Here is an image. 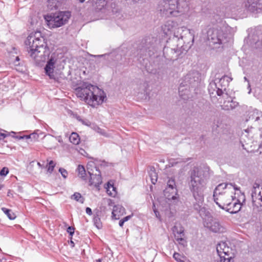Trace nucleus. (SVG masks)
<instances>
[{
    "mask_svg": "<svg viewBox=\"0 0 262 262\" xmlns=\"http://www.w3.org/2000/svg\"><path fill=\"white\" fill-rule=\"evenodd\" d=\"M77 170L78 172V176L79 177L82 179H85L86 173L84 166L81 165H79Z\"/></svg>",
    "mask_w": 262,
    "mask_h": 262,
    "instance_id": "72a5a7b5",
    "label": "nucleus"
},
{
    "mask_svg": "<svg viewBox=\"0 0 262 262\" xmlns=\"http://www.w3.org/2000/svg\"><path fill=\"white\" fill-rule=\"evenodd\" d=\"M230 250L228 246L226 247L225 249H223V255L225 256V257L231 256L230 255Z\"/></svg>",
    "mask_w": 262,
    "mask_h": 262,
    "instance_id": "4c0bfd02",
    "label": "nucleus"
},
{
    "mask_svg": "<svg viewBox=\"0 0 262 262\" xmlns=\"http://www.w3.org/2000/svg\"><path fill=\"white\" fill-rule=\"evenodd\" d=\"M175 239L180 245L185 246L186 245V241L184 239V229L181 226H174L173 228Z\"/></svg>",
    "mask_w": 262,
    "mask_h": 262,
    "instance_id": "f3484780",
    "label": "nucleus"
},
{
    "mask_svg": "<svg viewBox=\"0 0 262 262\" xmlns=\"http://www.w3.org/2000/svg\"><path fill=\"white\" fill-rule=\"evenodd\" d=\"M5 88L6 86L4 84L0 83V94L2 93V91H3Z\"/></svg>",
    "mask_w": 262,
    "mask_h": 262,
    "instance_id": "8fccbe9b",
    "label": "nucleus"
},
{
    "mask_svg": "<svg viewBox=\"0 0 262 262\" xmlns=\"http://www.w3.org/2000/svg\"><path fill=\"white\" fill-rule=\"evenodd\" d=\"M86 213L88 214L89 215H92V209L89 207H86Z\"/></svg>",
    "mask_w": 262,
    "mask_h": 262,
    "instance_id": "49530a36",
    "label": "nucleus"
},
{
    "mask_svg": "<svg viewBox=\"0 0 262 262\" xmlns=\"http://www.w3.org/2000/svg\"><path fill=\"white\" fill-rule=\"evenodd\" d=\"M239 188L236 187L235 185H233L232 183H221L219 184L214 190L213 198L217 196L222 195L226 191V190H239Z\"/></svg>",
    "mask_w": 262,
    "mask_h": 262,
    "instance_id": "9b49d317",
    "label": "nucleus"
},
{
    "mask_svg": "<svg viewBox=\"0 0 262 262\" xmlns=\"http://www.w3.org/2000/svg\"><path fill=\"white\" fill-rule=\"evenodd\" d=\"M75 93L80 100L94 107L102 104L105 97L102 90L88 83L75 89Z\"/></svg>",
    "mask_w": 262,
    "mask_h": 262,
    "instance_id": "20e7f679",
    "label": "nucleus"
},
{
    "mask_svg": "<svg viewBox=\"0 0 262 262\" xmlns=\"http://www.w3.org/2000/svg\"><path fill=\"white\" fill-rule=\"evenodd\" d=\"M246 10L251 13L257 14L262 13V0H246L244 2Z\"/></svg>",
    "mask_w": 262,
    "mask_h": 262,
    "instance_id": "9d476101",
    "label": "nucleus"
},
{
    "mask_svg": "<svg viewBox=\"0 0 262 262\" xmlns=\"http://www.w3.org/2000/svg\"><path fill=\"white\" fill-rule=\"evenodd\" d=\"M175 239L180 245L185 246L186 245V241L184 239V229L181 226H174L173 228Z\"/></svg>",
    "mask_w": 262,
    "mask_h": 262,
    "instance_id": "dca6fc26",
    "label": "nucleus"
},
{
    "mask_svg": "<svg viewBox=\"0 0 262 262\" xmlns=\"http://www.w3.org/2000/svg\"><path fill=\"white\" fill-rule=\"evenodd\" d=\"M69 140L72 143L75 145H77L80 142L79 136L76 133H72L69 137Z\"/></svg>",
    "mask_w": 262,
    "mask_h": 262,
    "instance_id": "c756f323",
    "label": "nucleus"
},
{
    "mask_svg": "<svg viewBox=\"0 0 262 262\" xmlns=\"http://www.w3.org/2000/svg\"><path fill=\"white\" fill-rule=\"evenodd\" d=\"M213 84H214V85L216 87V88H217V90H216V94H217V95L218 96H221L222 95H223V96H224V95H225V94H223V90H222V89H223V88H219L220 86H217V84H216V83H214Z\"/></svg>",
    "mask_w": 262,
    "mask_h": 262,
    "instance_id": "79ce46f5",
    "label": "nucleus"
},
{
    "mask_svg": "<svg viewBox=\"0 0 262 262\" xmlns=\"http://www.w3.org/2000/svg\"><path fill=\"white\" fill-rule=\"evenodd\" d=\"M97 262H101V259H99L96 260Z\"/></svg>",
    "mask_w": 262,
    "mask_h": 262,
    "instance_id": "680f3d73",
    "label": "nucleus"
},
{
    "mask_svg": "<svg viewBox=\"0 0 262 262\" xmlns=\"http://www.w3.org/2000/svg\"><path fill=\"white\" fill-rule=\"evenodd\" d=\"M82 122L83 124H85L86 125H89V124L88 123H85V122H84L83 121H82Z\"/></svg>",
    "mask_w": 262,
    "mask_h": 262,
    "instance_id": "13d9d810",
    "label": "nucleus"
},
{
    "mask_svg": "<svg viewBox=\"0 0 262 262\" xmlns=\"http://www.w3.org/2000/svg\"><path fill=\"white\" fill-rule=\"evenodd\" d=\"M167 190H171L173 193L174 191H177L176 187L175 180L173 178L169 179L167 182V187H166V191Z\"/></svg>",
    "mask_w": 262,
    "mask_h": 262,
    "instance_id": "393cba45",
    "label": "nucleus"
},
{
    "mask_svg": "<svg viewBox=\"0 0 262 262\" xmlns=\"http://www.w3.org/2000/svg\"><path fill=\"white\" fill-rule=\"evenodd\" d=\"M206 226L215 233H223L225 231V228L216 220H212L209 224L207 223Z\"/></svg>",
    "mask_w": 262,
    "mask_h": 262,
    "instance_id": "aec40b11",
    "label": "nucleus"
},
{
    "mask_svg": "<svg viewBox=\"0 0 262 262\" xmlns=\"http://www.w3.org/2000/svg\"><path fill=\"white\" fill-rule=\"evenodd\" d=\"M125 211L124 208L121 205H115L112 211V217L115 220H118L121 216L125 213Z\"/></svg>",
    "mask_w": 262,
    "mask_h": 262,
    "instance_id": "4be33fe9",
    "label": "nucleus"
},
{
    "mask_svg": "<svg viewBox=\"0 0 262 262\" xmlns=\"http://www.w3.org/2000/svg\"><path fill=\"white\" fill-rule=\"evenodd\" d=\"M71 16L69 11H59L45 16V19L50 29L60 27L68 21Z\"/></svg>",
    "mask_w": 262,
    "mask_h": 262,
    "instance_id": "423d86ee",
    "label": "nucleus"
},
{
    "mask_svg": "<svg viewBox=\"0 0 262 262\" xmlns=\"http://www.w3.org/2000/svg\"><path fill=\"white\" fill-rule=\"evenodd\" d=\"M56 58L53 57L52 55L45 68L46 74L48 75L51 79H55L54 71L55 68L54 65L56 62Z\"/></svg>",
    "mask_w": 262,
    "mask_h": 262,
    "instance_id": "a211bd4d",
    "label": "nucleus"
},
{
    "mask_svg": "<svg viewBox=\"0 0 262 262\" xmlns=\"http://www.w3.org/2000/svg\"><path fill=\"white\" fill-rule=\"evenodd\" d=\"M227 246V244L225 242H222L218 244L216 247V251L220 257H224L223 255V249Z\"/></svg>",
    "mask_w": 262,
    "mask_h": 262,
    "instance_id": "cd10ccee",
    "label": "nucleus"
},
{
    "mask_svg": "<svg viewBox=\"0 0 262 262\" xmlns=\"http://www.w3.org/2000/svg\"><path fill=\"white\" fill-rule=\"evenodd\" d=\"M253 209L255 212L262 211V185L255 183L252 194Z\"/></svg>",
    "mask_w": 262,
    "mask_h": 262,
    "instance_id": "6e6552de",
    "label": "nucleus"
},
{
    "mask_svg": "<svg viewBox=\"0 0 262 262\" xmlns=\"http://www.w3.org/2000/svg\"><path fill=\"white\" fill-rule=\"evenodd\" d=\"M173 257L178 262H180V261H181L183 259H184L185 258L184 256H182L179 253H177V252H175L173 254Z\"/></svg>",
    "mask_w": 262,
    "mask_h": 262,
    "instance_id": "e433bc0d",
    "label": "nucleus"
},
{
    "mask_svg": "<svg viewBox=\"0 0 262 262\" xmlns=\"http://www.w3.org/2000/svg\"><path fill=\"white\" fill-rule=\"evenodd\" d=\"M223 97L227 100H225L223 104L221 105L222 110L225 111L233 110L238 106V103L231 100V98L228 96L227 94H225Z\"/></svg>",
    "mask_w": 262,
    "mask_h": 262,
    "instance_id": "6ab92c4d",
    "label": "nucleus"
},
{
    "mask_svg": "<svg viewBox=\"0 0 262 262\" xmlns=\"http://www.w3.org/2000/svg\"><path fill=\"white\" fill-rule=\"evenodd\" d=\"M37 165H38L39 166L41 167V164H40V163L38 162Z\"/></svg>",
    "mask_w": 262,
    "mask_h": 262,
    "instance_id": "052dcab7",
    "label": "nucleus"
},
{
    "mask_svg": "<svg viewBox=\"0 0 262 262\" xmlns=\"http://www.w3.org/2000/svg\"><path fill=\"white\" fill-rule=\"evenodd\" d=\"M131 218V215H128L122 219L124 222L127 221Z\"/></svg>",
    "mask_w": 262,
    "mask_h": 262,
    "instance_id": "603ef678",
    "label": "nucleus"
},
{
    "mask_svg": "<svg viewBox=\"0 0 262 262\" xmlns=\"http://www.w3.org/2000/svg\"><path fill=\"white\" fill-rule=\"evenodd\" d=\"M107 1L106 0H97L96 3L97 9L101 10L106 5Z\"/></svg>",
    "mask_w": 262,
    "mask_h": 262,
    "instance_id": "f704fd0d",
    "label": "nucleus"
},
{
    "mask_svg": "<svg viewBox=\"0 0 262 262\" xmlns=\"http://www.w3.org/2000/svg\"><path fill=\"white\" fill-rule=\"evenodd\" d=\"M39 135H42V133L41 132L38 130L29 135H26V139L30 140V141L31 142H35L38 140Z\"/></svg>",
    "mask_w": 262,
    "mask_h": 262,
    "instance_id": "b1692460",
    "label": "nucleus"
},
{
    "mask_svg": "<svg viewBox=\"0 0 262 262\" xmlns=\"http://www.w3.org/2000/svg\"><path fill=\"white\" fill-rule=\"evenodd\" d=\"M98 129L100 130V131H98V132L101 134V135L104 136H107V135L104 132V130H102L100 128H98Z\"/></svg>",
    "mask_w": 262,
    "mask_h": 262,
    "instance_id": "3c124183",
    "label": "nucleus"
},
{
    "mask_svg": "<svg viewBox=\"0 0 262 262\" xmlns=\"http://www.w3.org/2000/svg\"><path fill=\"white\" fill-rule=\"evenodd\" d=\"M180 262H185L183 259H182L181 261H180Z\"/></svg>",
    "mask_w": 262,
    "mask_h": 262,
    "instance_id": "338daca9",
    "label": "nucleus"
},
{
    "mask_svg": "<svg viewBox=\"0 0 262 262\" xmlns=\"http://www.w3.org/2000/svg\"><path fill=\"white\" fill-rule=\"evenodd\" d=\"M94 222L97 228H101L102 226L100 223V219L98 217L95 216L94 218Z\"/></svg>",
    "mask_w": 262,
    "mask_h": 262,
    "instance_id": "58836bf2",
    "label": "nucleus"
},
{
    "mask_svg": "<svg viewBox=\"0 0 262 262\" xmlns=\"http://www.w3.org/2000/svg\"><path fill=\"white\" fill-rule=\"evenodd\" d=\"M85 0H79L80 2H83Z\"/></svg>",
    "mask_w": 262,
    "mask_h": 262,
    "instance_id": "69168bd1",
    "label": "nucleus"
},
{
    "mask_svg": "<svg viewBox=\"0 0 262 262\" xmlns=\"http://www.w3.org/2000/svg\"><path fill=\"white\" fill-rule=\"evenodd\" d=\"M163 33L172 38L170 40L175 42L180 40H183L184 43H187L191 47L194 41V34L192 30L184 27H179L178 24L174 21L168 20L162 26Z\"/></svg>",
    "mask_w": 262,
    "mask_h": 262,
    "instance_id": "7ed1b4c3",
    "label": "nucleus"
},
{
    "mask_svg": "<svg viewBox=\"0 0 262 262\" xmlns=\"http://www.w3.org/2000/svg\"><path fill=\"white\" fill-rule=\"evenodd\" d=\"M63 0H48V6L51 10L57 9L60 5V3Z\"/></svg>",
    "mask_w": 262,
    "mask_h": 262,
    "instance_id": "bb28decb",
    "label": "nucleus"
},
{
    "mask_svg": "<svg viewBox=\"0 0 262 262\" xmlns=\"http://www.w3.org/2000/svg\"><path fill=\"white\" fill-rule=\"evenodd\" d=\"M149 176L150 178L151 183L153 184H155L157 181L158 174L154 168H151L149 171Z\"/></svg>",
    "mask_w": 262,
    "mask_h": 262,
    "instance_id": "473e14b6",
    "label": "nucleus"
},
{
    "mask_svg": "<svg viewBox=\"0 0 262 262\" xmlns=\"http://www.w3.org/2000/svg\"><path fill=\"white\" fill-rule=\"evenodd\" d=\"M9 172L8 168L4 167L0 171V175L1 176H6Z\"/></svg>",
    "mask_w": 262,
    "mask_h": 262,
    "instance_id": "c03bdc74",
    "label": "nucleus"
},
{
    "mask_svg": "<svg viewBox=\"0 0 262 262\" xmlns=\"http://www.w3.org/2000/svg\"><path fill=\"white\" fill-rule=\"evenodd\" d=\"M44 137H46L44 141L45 147L50 149H55L57 146V144L56 143L55 137L49 135L47 137L46 136H44Z\"/></svg>",
    "mask_w": 262,
    "mask_h": 262,
    "instance_id": "412c9836",
    "label": "nucleus"
},
{
    "mask_svg": "<svg viewBox=\"0 0 262 262\" xmlns=\"http://www.w3.org/2000/svg\"><path fill=\"white\" fill-rule=\"evenodd\" d=\"M95 172L92 169L87 168L88 172L90 176V182L91 185L95 186L99 185L102 183L101 172L99 170L95 167Z\"/></svg>",
    "mask_w": 262,
    "mask_h": 262,
    "instance_id": "4468645a",
    "label": "nucleus"
},
{
    "mask_svg": "<svg viewBox=\"0 0 262 262\" xmlns=\"http://www.w3.org/2000/svg\"><path fill=\"white\" fill-rule=\"evenodd\" d=\"M158 10L161 15L165 16L170 15L176 16L182 12L178 0H162L159 3Z\"/></svg>",
    "mask_w": 262,
    "mask_h": 262,
    "instance_id": "39448f33",
    "label": "nucleus"
},
{
    "mask_svg": "<svg viewBox=\"0 0 262 262\" xmlns=\"http://www.w3.org/2000/svg\"><path fill=\"white\" fill-rule=\"evenodd\" d=\"M71 198L80 203L83 202V199L82 198V196L80 193L75 192L72 196Z\"/></svg>",
    "mask_w": 262,
    "mask_h": 262,
    "instance_id": "c9c22d12",
    "label": "nucleus"
},
{
    "mask_svg": "<svg viewBox=\"0 0 262 262\" xmlns=\"http://www.w3.org/2000/svg\"><path fill=\"white\" fill-rule=\"evenodd\" d=\"M178 45L177 48L165 47L163 52L165 57L170 61H174L178 59L179 56L181 54V51L178 49Z\"/></svg>",
    "mask_w": 262,
    "mask_h": 262,
    "instance_id": "ddd939ff",
    "label": "nucleus"
},
{
    "mask_svg": "<svg viewBox=\"0 0 262 262\" xmlns=\"http://www.w3.org/2000/svg\"><path fill=\"white\" fill-rule=\"evenodd\" d=\"M196 80L194 79V77L192 74H187L184 77L183 82L180 84L179 88V94L181 96H183V94L182 93L184 90V87L189 88L190 86H193L197 83Z\"/></svg>",
    "mask_w": 262,
    "mask_h": 262,
    "instance_id": "2eb2a0df",
    "label": "nucleus"
},
{
    "mask_svg": "<svg viewBox=\"0 0 262 262\" xmlns=\"http://www.w3.org/2000/svg\"><path fill=\"white\" fill-rule=\"evenodd\" d=\"M67 232L70 234V235H72L74 233V228L70 226L67 229Z\"/></svg>",
    "mask_w": 262,
    "mask_h": 262,
    "instance_id": "a18cd8bd",
    "label": "nucleus"
},
{
    "mask_svg": "<svg viewBox=\"0 0 262 262\" xmlns=\"http://www.w3.org/2000/svg\"><path fill=\"white\" fill-rule=\"evenodd\" d=\"M106 192L109 195L113 197L115 196V195L117 194L116 188L113 185L111 184L109 182L107 184Z\"/></svg>",
    "mask_w": 262,
    "mask_h": 262,
    "instance_id": "7c9ffc66",
    "label": "nucleus"
},
{
    "mask_svg": "<svg viewBox=\"0 0 262 262\" xmlns=\"http://www.w3.org/2000/svg\"><path fill=\"white\" fill-rule=\"evenodd\" d=\"M16 138L19 139H26V136L16 137Z\"/></svg>",
    "mask_w": 262,
    "mask_h": 262,
    "instance_id": "4d7b16f0",
    "label": "nucleus"
},
{
    "mask_svg": "<svg viewBox=\"0 0 262 262\" xmlns=\"http://www.w3.org/2000/svg\"><path fill=\"white\" fill-rule=\"evenodd\" d=\"M220 260L219 262H233L231 261L232 256L220 257ZM219 262V261H218Z\"/></svg>",
    "mask_w": 262,
    "mask_h": 262,
    "instance_id": "ea45409f",
    "label": "nucleus"
},
{
    "mask_svg": "<svg viewBox=\"0 0 262 262\" xmlns=\"http://www.w3.org/2000/svg\"><path fill=\"white\" fill-rule=\"evenodd\" d=\"M251 113H252V114L250 115L249 117V119L257 121L260 119V117H262L261 112H259L256 109L254 110Z\"/></svg>",
    "mask_w": 262,
    "mask_h": 262,
    "instance_id": "a878e982",
    "label": "nucleus"
},
{
    "mask_svg": "<svg viewBox=\"0 0 262 262\" xmlns=\"http://www.w3.org/2000/svg\"><path fill=\"white\" fill-rule=\"evenodd\" d=\"M209 177L208 168L195 167L189 171L188 185L193 198L194 209L204 218L208 216L209 211L202 207L204 200V191L206 188L207 180Z\"/></svg>",
    "mask_w": 262,
    "mask_h": 262,
    "instance_id": "f257e3e1",
    "label": "nucleus"
},
{
    "mask_svg": "<svg viewBox=\"0 0 262 262\" xmlns=\"http://www.w3.org/2000/svg\"><path fill=\"white\" fill-rule=\"evenodd\" d=\"M235 191L226 190L224 193L214 198V201L220 208L224 210V208L227 206L231 199L235 194Z\"/></svg>",
    "mask_w": 262,
    "mask_h": 262,
    "instance_id": "1a4fd4ad",
    "label": "nucleus"
},
{
    "mask_svg": "<svg viewBox=\"0 0 262 262\" xmlns=\"http://www.w3.org/2000/svg\"><path fill=\"white\" fill-rule=\"evenodd\" d=\"M2 210L4 212V213L5 214L7 215L8 217L11 220H14L16 217L15 214L11 209L3 207L2 208Z\"/></svg>",
    "mask_w": 262,
    "mask_h": 262,
    "instance_id": "2f4dec72",
    "label": "nucleus"
},
{
    "mask_svg": "<svg viewBox=\"0 0 262 262\" xmlns=\"http://www.w3.org/2000/svg\"><path fill=\"white\" fill-rule=\"evenodd\" d=\"M71 244H72V246L73 247V246H74V242H73V241H71Z\"/></svg>",
    "mask_w": 262,
    "mask_h": 262,
    "instance_id": "bf43d9fd",
    "label": "nucleus"
},
{
    "mask_svg": "<svg viewBox=\"0 0 262 262\" xmlns=\"http://www.w3.org/2000/svg\"><path fill=\"white\" fill-rule=\"evenodd\" d=\"M16 60H19L18 57H16Z\"/></svg>",
    "mask_w": 262,
    "mask_h": 262,
    "instance_id": "774afa93",
    "label": "nucleus"
},
{
    "mask_svg": "<svg viewBox=\"0 0 262 262\" xmlns=\"http://www.w3.org/2000/svg\"><path fill=\"white\" fill-rule=\"evenodd\" d=\"M3 187L2 185H0V190Z\"/></svg>",
    "mask_w": 262,
    "mask_h": 262,
    "instance_id": "e2e57ef3",
    "label": "nucleus"
},
{
    "mask_svg": "<svg viewBox=\"0 0 262 262\" xmlns=\"http://www.w3.org/2000/svg\"><path fill=\"white\" fill-rule=\"evenodd\" d=\"M6 137V134H5L4 133H0V140L4 139Z\"/></svg>",
    "mask_w": 262,
    "mask_h": 262,
    "instance_id": "864d4df0",
    "label": "nucleus"
},
{
    "mask_svg": "<svg viewBox=\"0 0 262 262\" xmlns=\"http://www.w3.org/2000/svg\"><path fill=\"white\" fill-rule=\"evenodd\" d=\"M110 164V163L104 161H103L101 164V165L103 166H108Z\"/></svg>",
    "mask_w": 262,
    "mask_h": 262,
    "instance_id": "09e8293b",
    "label": "nucleus"
},
{
    "mask_svg": "<svg viewBox=\"0 0 262 262\" xmlns=\"http://www.w3.org/2000/svg\"><path fill=\"white\" fill-rule=\"evenodd\" d=\"M229 202L230 203L227 205V206L224 208V210L231 214L236 213L240 211L242 208V203L238 199L236 198L235 195Z\"/></svg>",
    "mask_w": 262,
    "mask_h": 262,
    "instance_id": "f8f14e48",
    "label": "nucleus"
},
{
    "mask_svg": "<svg viewBox=\"0 0 262 262\" xmlns=\"http://www.w3.org/2000/svg\"><path fill=\"white\" fill-rule=\"evenodd\" d=\"M29 56L37 63L44 62L48 58L50 50L45 45L40 32L31 33L25 41Z\"/></svg>",
    "mask_w": 262,
    "mask_h": 262,
    "instance_id": "f03ea898",
    "label": "nucleus"
},
{
    "mask_svg": "<svg viewBox=\"0 0 262 262\" xmlns=\"http://www.w3.org/2000/svg\"><path fill=\"white\" fill-rule=\"evenodd\" d=\"M207 34L210 46L224 44L227 41V35L221 28H210Z\"/></svg>",
    "mask_w": 262,
    "mask_h": 262,
    "instance_id": "0eeeda50",
    "label": "nucleus"
},
{
    "mask_svg": "<svg viewBox=\"0 0 262 262\" xmlns=\"http://www.w3.org/2000/svg\"><path fill=\"white\" fill-rule=\"evenodd\" d=\"M164 195L165 197L168 200H174L176 197V195H177V191H174V192L172 193V191L170 190H167L166 191V188L164 190Z\"/></svg>",
    "mask_w": 262,
    "mask_h": 262,
    "instance_id": "c85d7f7f",
    "label": "nucleus"
},
{
    "mask_svg": "<svg viewBox=\"0 0 262 262\" xmlns=\"http://www.w3.org/2000/svg\"><path fill=\"white\" fill-rule=\"evenodd\" d=\"M49 166L48 168V171L50 173H51L54 170L55 164H54V162L53 161H50V162L49 163Z\"/></svg>",
    "mask_w": 262,
    "mask_h": 262,
    "instance_id": "37998d69",
    "label": "nucleus"
},
{
    "mask_svg": "<svg viewBox=\"0 0 262 262\" xmlns=\"http://www.w3.org/2000/svg\"><path fill=\"white\" fill-rule=\"evenodd\" d=\"M154 212L155 213V215L157 217L159 218L160 217V213L159 212L156 210L155 209H154Z\"/></svg>",
    "mask_w": 262,
    "mask_h": 262,
    "instance_id": "5fc2aeb1",
    "label": "nucleus"
},
{
    "mask_svg": "<svg viewBox=\"0 0 262 262\" xmlns=\"http://www.w3.org/2000/svg\"><path fill=\"white\" fill-rule=\"evenodd\" d=\"M59 172L61 173L62 176L66 179L68 176V171L63 168H60L59 169Z\"/></svg>",
    "mask_w": 262,
    "mask_h": 262,
    "instance_id": "a19ab883",
    "label": "nucleus"
},
{
    "mask_svg": "<svg viewBox=\"0 0 262 262\" xmlns=\"http://www.w3.org/2000/svg\"><path fill=\"white\" fill-rule=\"evenodd\" d=\"M232 80V79L231 77L228 76H224L219 80L217 83L218 86L223 88L224 90H225L226 88L228 86L230 82Z\"/></svg>",
    "mask_w": 262,
    "mask_h": 262,
    "instance_id": "5701e85b",
    "label": "nucleus"
},
{
    "mask_svg": "<svg viewBox=\"0 0 262 262\" xmlns=\"http://www.w3.org/2000/svg\"><path fill=\"white\" fill-rule=\"evenodd\" d=\"M55 140H57L59 143H62L63 141L60 136L55 137Z\"/></svg>",
    "mask_w": 262,
    "mask_h": 262,
    "instance_id": "de8ad7c7",
    "label": "nucleus"
},
{
    "mask_svg": "<svg viewBox=\"0 0 262 262\" xmlns=\"http://www.w3.org/2000/svg\"><path fill=\"white\" fill-rule=\"evenodd\" d=\"M124 223V221L122 219L119 221V225L120 227H122Z\"/></svg>",
    "mask_w": 262,
    "mask_h": 262,
    "instance_id": "6e6d98bb",
    "label": "nucleus"
},
{
    "mask_svg": "<svg viewBox=\"0 0 262 262\" xmlns=\"http://www.w3.org/2000/svg\"><path fill=\"white\" fill-rule=\"evenodd\" d=\"M244 79H245L246 81H248V79H247V78L246 77H244Z\"/></svg>",
    "mask_w": 262,
    "mask_h": 262,
    "instance_id": "0e129e2a",
    "label": "nucleus"
}]
</instances>
